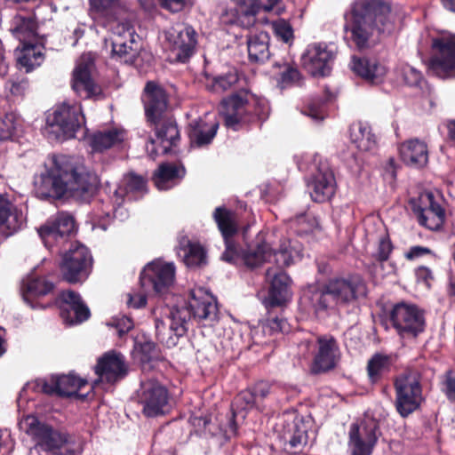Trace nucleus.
<instances>
[{"label":"nucleus","mask_w":455,"mask_h":455,"mask_svg":"<svg viewBox=\"0 0 455 455\" xmlns=\"http://www.w3.org/2000/svg\"><path fill=\"white\" fill-rule=\"evenodd\" d=\"M217 120L199 118L189 123L188 135L190 144L196 148H203L210 145L217 134L219 129Z\"/></svg>","instance_id":"obj_31"},{"label":"nucleus","mask_w":455,"mask_h":455,"mask_svg":"<svg viewBox=\"0 0 455 455\" xmlns=\"http://www.w3.org/2000/svg\"><path fill=\"white\" fill-rule=\"evenodd\" d=\"M76 233L75 219L67 212H60L49 219L38 229V234L45 247L50 250L60 249Z\"/></svg>","instance_id":"obj_13"},{"label":"nucleus","mask_w":455,"mask_h":455,"mask_svg":"<svg viewBox=\"0 0 455 455\" xmlns=\"http://www.w3.org/2000/svg\"><path fill=\"white\" fill-rule=\"evenodd\" d=\"M259 407V403L250 387L237 394L231 404V408L242 413L243 418H245L248 411Z\"/></svg>","instance_id":"obj_50"},{"label":"nucleus","mask_w":455,"mask_h":455,"mask_svg":"<svg viewBox=\"0 0 455 455\" xmlns=\"http://www.w3.org/2000/svg\"><path fill=\"white\" fill-rule=\"evenodd\" d=\"M55 289L54 283L49 281L45 276L28 275L22 282V297L32 308H45L37 299L52 293Z\"/></svg>","instance_id":"obj_29"},{"label":"nucleus","mask_w":455,"mask_h":455,"mask_svg":"<svg viewBox=\"0 0 455 455\" xmlns=\"http://www.w3.org/2000/svg\"><path fill=\"white\" fill-rule=\"evenodd\" d=\"M164 49L175 61L185 63L196 45V33L190 26L178 24L164 32Z\"/></svg>","instance_id":"obj_14"},{"label":"nucleus","mask_w":455,"mask_h":455,"mask_svg":"<svg viewBox=\"0 0 455 455\" xmlns=\"http://www.w3.org/2000/svg\"><path fill=\"white\" fill-rule=\"evenodd\" d=\"M331 96V92L326 88L323 95L308 98L301 108V113L316 121L323 120L326 117L327 104Z\"/></svg>","instance_id":"obj_42"},{"label":"nucleus","mask_w":455,"mask_h":455,"mask_svg":"<svg viewBox=\"0 0 455 455\" xmlns=\"http://www.w3.org/2000/svg\"><path fill=\"white\" fill-rule=\"evenodd\" d=\"M441 391L447 400L455 403V371L448 369L441 377Z\"/></svg>","instance_id":"obj_54"},{"label":"nucleus","mask_w":455,"mask_h":455,"mask_svg":"<svg viewBox=\"0 0 455 455\" xmlns=\"http://www.w3.org/2000/svg\"><path fill=\"white\" fill-rule=\"evenodd\" d=\"M4 88L14 98H23L29 88V81L24 76H16L8 79Z\"/></svg>","instance_id":"obj_53"},{"label":"nucleus","mask_w":455,"mask_h":455,"mask_svg":"<svg viewBox=\"0 0 455 455\" xmlns=\"http://www.w3.org/2000/svg\"><path fill=\"white\" fill-rule=\"evenodd\" d=\"M34 193L42 200H61L67 196L82 202L96 193L98 177L78 159L66 155H52L44 170L34 177Z\"/></svg>","instance_id":"obj_1"},{"label":"nucleus","mask_w":455,"mask_h":455,"mask_svg":"<svg viewBox=\"0 0 455 455\" xmlns=\"http://www.w3.org/2000/svg\"><path fill=\"white\" fill-rule=\"evenodd\" d=\"M155 326H156V335L157 339L160 342L165 343L167 347L176 345L177 341L172 337H170L167 340L164 339L165 323L163 320L156 319Z\"/></svg>","instance_id":"obj_64"},{"label":"nucleus","mask_w":455,"mask_h":455,"mask_svg":"<svg viewBox=\"0 0 455 455\" xmlns=\"http://www.w3.org/2000/svg\"><path fill=\"white\" fill-rule=\"evenodd\" d=\"M217 306L213 298L204 289L191 290L188 302L183 306H175L170 311L171 324L169 331L177 338L182 337L188 331V322L191 318L213 320L217 315Z\"/></svg>","instance_id":"obj_5"},{"label":"nucleus","mask_w":455,"mask_h":455,"mask_svg":"<svg viewBox=\"0 0 455 455\" xmlns=\"http://www.w3.org/2000/svg\"><path fill=\"white\" fill-rule=\"evenodd\" d=\"M221 116L225 125L233 131H239L251 124H259L268 117L267 102L248 90H240L221 100Z\"/></svg>","instance_id":"obj_4"},{"label":"nucleus","mask_w":455,"mask_h":455,"mask_svg":"<svg viewBox=\"0 0 455 455\" xmlns=\"http://www.w3.org/2000/svg\"><path fill=\"white\" fill-rule=\"evenodd\" d=\"M265 328L270 335L275 333H285L289 331V325L285 319L278 316L269 317L266 321Z\"/></svg>","instance_id":"obj_59"},{"label":"nucleus","mask_w":455,"mask_h":455,"mask_svg":"<svg viewBox=\"0 0 455 455\" xmlns=\"http://www.w3.org/2000/svg\"><path fill=\"white\" fill-rule=\"evenodd\" d=\"M350 138L356 148L361 151H370L376 147L375 135L371 128L362 123L355 124L350 128Z\"/></svg>","instance_id":"obj_45"},{"label":"nucleus","mask_w":455,"mask_h":455,"mask_svg":"<svg viewBox=\"0 0 455 455\" xmlns=\"http://www.w3.org/2000/svg\"><path fill=\"white\" fill-rule=\"evenodd\" d=\"M394 360L391 355L375 353L367 363L366 371L371 383L379 382L391 371Z\"/></svg>","instance_id":"obj_41"},{"label":"nucleus","mask_w":455,"mask_h":455,"mask_svg":"<svg viewBox=\"0 0 455 455\" xmlns=\"http://www.w3.org/2000/svg\"><path fill=\"white\" fill-rule=\"evenodd\" d=\"M419 224L429 230H440L445 221V210L438 204L435 196L422 193L409 202Z\"/></svg>","instance_id":"obj_17"},{"label":"nucleus","mask_w":455,"mask_h":455,"mask_svg":"<svg viewBox=\"0 0 455 455\" xmlns=\"http://www.w3.org/2000/svg\"><path fill=\"white\" fill-rule=\"evenodd\" d=\"M170 394L165 386L155 379H148L140 385L138 401L142 405V413L147 418L164 415L167 409Z\"/></svg>","instance_id":"obj_16"},{"label":"nucleus","mask_w":455,"mask_h":455,"mask_svg":"<svg viewBox=\"0 0 455 455\" xmlns=\"http://www.w3.org/2000/svg\"><path fill=\"white\" fill-rule=\"evenodd\" d=\"M159 3V5L172 12V13H177L183 10H185L188 7L192 6L193 2L192 0H157Z\"/></svg>","instance_id":"obj_60"},{"label":"nucleus","mask_w":455,"mask_h":455,"mask_svg":"<svg viewBox=\"0 0 455 455\" xmlns=\"http://www.w3.org/2000/svg\"><path fill=\"white\" fill-rule=\"evenodd\" d=\"M111 58L125 64H133L140 53V44L132 28L121 27V31L110 38Z\"/></svg>","instance_id":"obj_25"},{"label":"nucleus","mask_w":455,"mask_h":455,"mask_svg":"<svg viewBox=\"0 0 455 455\" xmlns=\"http://www.w3.org/2000/svg\"><path fill=\"white\" fill-rule=\"evenodd\" d=\"M302 64L313 76H327L330 75L333 60V53L324 44H315L307 47L301 58Z\"/></svg>","instance_id":"obj_27"},{"label":"nucleus","mask_w":455,"mask_h":455,"mask_svg":"<svg viewBox=\"0 0 455 455\" xmlns=\"http://www.w3.org/2000/svg\"><path fill=\"white\" fill-rule=\"evenodd\" d=\"M144 92V109L147 123L172 114L168 110L169 95L163 86L149 81L146 84Z\"/></svg>","instance_id":"obj_26"},{"label":"nucleus","mask_w":455,"mask_h":455,"mask_svg":"<svg viewBox=\"0 0 455 455\" xmlns=\"http://www.w3.org/2000/svg\"><path fill=\"white\" fill-rule=\"evenodd\" d=\"M402 161L409 166L420 168L428 162L427 146L418 139L410 140L400 147Z\"/></svg>","instance_id":"obj_35"},{"label":"nucleus","mask_w":455,"mask_h":455,"mask_svg":"<svg viewBox=\"0 0 455 455\" xmlns=\"http://www.w3.org/2000/svg\"><path fill=\"white\" fill-rule=\"evenodd\" d=\"M184 263L188 267H196L206 265V251L199 243H189L184 257Z\"/></svg>","instance_id":"obj_52"},{"label":"nucleus","mask_w":455,"mask_h":455,"mask_svg":"<svg viewBox=\"0 0 455 455\" xmlns=\"http://www.w3.org/2000/svg\"><path fill=\"white\" fill-rule=\"evenodd\" d=\"M265 236V234L259 232L245 250L240 248L234 238L224 240L225 251L220 256L221 260L235 266L243 264L250 269L260 267L270 255L269 244Z\"/></svg>","instance_id":"obj_7"},{"label":"nucleus","mask_w":455,"mask_h":455,"mask_svg":"<svg viewBox=\"0 0 455 455\" xmlns=\"http://www.w3.org/2000/svg\"><path fill=\"white\" fill-rule=\"evenodd\" d=\"M92 265L90 250L77 242L72 243L59 265L60 276L70 284L82 283L89 277Z\"/></svg>","instance_id":"obj_8"},{"label":"nucleus","mask_w":455,"mask_h":455,"mask_svg":"<svg viewBox=\"0 0 455 455\" xmlns=\"http://www.w3.org/2000/svg\"><path fill=\"white\" fill-rule=\"evenodd\" d=\"M277 69V84L283 90L293 86H301L304 77L293 61H277L273 65Z\"/></svg>","instance_id":"obj_38"},{"label":"nucleus","mask_w":455,"mask_h":455,"mask_svg":"<svg viewBox=\"0 0 455 455\" xmlns=\"http://www.w3.org/2000/svg\"><path fill=\"white\" fill-rule=\"evenodd\" d=\"M47 123L51 126H58L65 139L75 138L76 132L85 124L82 105L62 103L55 108L52 116L47 118Z\"/></svg>","instance_id":"obj_19"},{"label":"nucleus","mask_w":455,"mask_h":455,"mask_svg":"<svg viewBox=\"0 0 455 455\" xmlns=\"http://www.w3.org/2000/svg\"><path fill=\"white\" fill-rule=\"evenodd\" d=\"M94 371L98 379L93 382L90 392L100 382L113 385L124 379L128 374V366L124 356L112 350L98 358Z\"/></svg>","instance_id":"obj_20"},{"label":"nucleus","mask_w":455,"mask_h":455,"mask_svg":"<svg viewBox=\"0 0 455 455\" xmlns=\"http://www.w3.org/2000/svg\"><path fill=\"white\" fill-rule=\"evenodd\" d=\"M393 250L394 245L389 235L386 234L379 238L377 251L373 253L372 257L376 261L383 263L388 260Z\"/></svg>","instance_id":"obj_56"},{"label":"nucleus","mask_w":455,"mask_h":455,"mask_svg":"<svg viewBox=\"0 0 455 455\" xmlns=\"http://www.w3.org/2000/svg\"><path fill=\"white\" fill-rule=\"evenodd\" d=\"M27 432L33 435L37 444L51 455H76L74 449L66 445L71 443V435L67 432L53 429L51 426L41 423L36 417L28 416L26 419Z\"/></svg>","instance_id":"obj_10"},{"label":"nucleus","mask_w":455,"mask_h":455,"mask_svg":"<svg viewBox=\"0 0 455 455\" xmlns=\"http://www.w3.org/2000/svg\"><path fill=\"white\" fill-rule=\"evenodd\" d=\"M258 403L262 402L271 393L272 385L266 380H259L249 387Z\"/></svg>","instance_id":"obj_61"},{"label":"nucleus","mask_w":455,"mask_h":455,"mask_svg":"<svg viewBox=\"0 0 455 455\" xmlns=\"http://www.w3.org/2000/svg\"><path fill=\"white\" fill-rule=\"evenodd\" d=\"M22 214L6 196L0 195V234L9 237L22 225Z\"/></svg>","instance_id":"obj_32"},{"label":"nucleus","mask_w":455,"mask_h":455,"mask_svg":"<svg viewBox=\"0 0 455 455\" xmlns=\"http://www.w3.org/2000/svg\"><path fill=\"white\" fill-rule=\"evenodd\" d=\"M381 435L379 422L373 417L351 424L348 432L351 454L371 455Z\"/></svg>","instance_id":"obj_12"},{"label":"nucleus","mask_w":455,"mask_h":455,"mask_svg":"<svg viewBox=\"0 0 455 455\" xmlns=\"http://www.w3.org/2000/svg\"><path fill=\"white\" fill-rule=\"evenodd\" d=\"M274 30L277 37L283 43L289 44L293 40V29L291 24L284 20H280L274 24Z\"/></svg>","instance_id":"obj_58"},{"label":"nucleus","mask_w":455,"mask_h":455,"mask_svg":"<svg viewBox=\"0 0 455 455\" xmlns=\"http://www.w3.org/2000/svg\"><path fill=\"white\" fill-rule=\"evenodd\" d=\"M147 124L159 140L164 154H168L172 148L178 147L180 142V131L172 114L164 116Z\"/></svg>","instance_id":"obj_28"},{"label":"nucleus","mask_w":455,"mask_h":455,"mask_svg":"<svg viewBox=\"0 0 455 455\" xmlns=\"http://www.w3.org/2000/svg\"><path fill=\"white\" fill-rule=\"evenodd\" d=\"M317 350L314 355L311 371L315 374L333 370L339 362V347L332 335H321L316 339Z\"/></svg>","instance_id":"obj_24"},{"label":"nucleus","mask_w":455,"mask_h":455,"mask_svg":"<svg viewBox=\"0 0 455 455\" xmlns=\"http://www.w3.org/2000/svg\"><path fill=\"white\" fill-rule=\"evenodd\" d=\"M402 76L405 84L411 87H419L424 81L421 72L409 65L402 68Z\"/></svg>","instance_id":"obj_57"},{"label":"nucleus","mask_w":455,"mask_h":455,"mask_svg":"<svg viewBox=\"0 0 455 455\" xmlns=\"http://www.w3.org/2000/svg\"><path fill=\"white\" fill-rule=\"evenodd\" d=\"M269 35L265 31L250 32L247 36L248 56L251 62H264L269 58Z\"/></svg>","instance_id":"obj_37"},{"label":"nucleus","mask_w":455,"mask_h":455,"mask_svg":"<svg viewBox=\"0 0 455 455\" xmlns=\"http://www.w3.org/2000/svg\"><path fill=\"white\" fill-rule=\"evenodd\" d=\"M238 414L241 413L231 408V413L228 418V425L224 429L221 428V431L220 432V434H223L225 439L227 440H230L231 438L235 437L237 435L238 425L236 423L235 419Z\"/></svg>","instance_id":"obj_62"},{"label":"nucleus","mask_w":455,"mask_h":455,"mask_svg":"<svg viewBox=\"0 0 455 455\" xmlns=\"http://www.w3.org/2000/svg\"><path fill=\"white\" fill-rule=\"evenodd\" d=\"M266 278L269 283L267 296L264 299V305L270 313L275 307H282L286 305L291 296V279L284 270L268 267L266 271Z\"/></svg>","instance_id":"obj_21"},{"label":"nucleus","mask_w":455,"mask_h":455,"mask_svg":"<svg viewBox=\"0 0 455 455\" xmlns=\"http://www.w3.org/2000/svg\"><path fill=\"white\" fill-rule=\"evenodd\" d=\"M422 371L419 365L410 364L394 379L395 408L406 419L420 409L425 401L422 387Z\"/></svg>","instance_id":"obj_6"},{"label":"nucleus","mask_w":455,"mask_h":455,"mask_svg":"<svg viewBox=\"0 0 455 455\" xmlns=\"http://www.w3.org/2000/svg\"><path fill=\"white\" fill-rule=\"evenodd\" d=\"M269 251L270 255L265 262H271V258H273V261L276 265L275 269L283 270L284 267L293 264V251L290 245V242L283 243L277 251H273L269 246Z\"/></svg>","instance_id":"obj_49"},{"label":"nucleus","mask_w":455,"mask_h":455,"mask_svg":"<svg viewBox=\"0 0 455 455\" xmlns=\"http://www.w3.org/2000/svg\"><path fill=\"white\" fill-rule=\"evenodd\" d=\"M175 279L173 263L152 261L142 270L140 283L145 291L152 290L157 294L166 293L172 286Z\"/></svg>","instance_id":"obj_18"},{"label":"nucleus","mask_w":455,"mask_h":455,"mask_svg":"<svg viewBox=\"0 0 455 455\" xmlns=\"http://www.w3.org/2000/svg\"><path fill=\"white\" fill-rule=\"evenodd\" d=\"M428 70L442 79L455 78V35L445 34L431 41Z\"/></svg>","instance_id":"obj_11"},{"label":"nucleus","mask_w":455,"mask_h":455,"mask_svg":"<svg viewBox=\"0 0 455 455\" xmlns=\"http://www.w3.org/2000/svg\"><path fill=\"white\" fill-rule=\"evenodd\" d=\"M36 29L37 22L35 15L23 16L17 14L12 19L11 31L20 39L34 36Z\"/></svg>","instance_id":"obj_46"},{"label":"nucleus","mask_w":455,"mask_h":455,"mask_svg":"<svg viewBox=\"0 0 455 455\" xmlns=\"http://www.w3.org/2000/svg\"><path fill=\"white\" fill-rule=\"evenodd\" d=\"M41 52H36L35 48L28 49L24 55L20 58L21 65L28 68V70L32 69L35 66L39 65L38 59H42Z\"/></svg>","instance_id":"obj_63"},{"label":"nucleus","mask_w":455,"mask_h":455,"mask_svg":"<svg viewBox=\"0 0 455 455\" xmlns=\"http://www.w3.org/2000/svg\"><path fill=\"white\" fill-rule=\"evenodd\" d=\"M395 28L391 19V6L383 0H357L351 9V18L345 30L351 33V40L359 50L367 49L389 36Z\"/></svg>","instance_id":"obj_2"},{"label":"nucleus","mask_w":455,"mask_h":455,"mask_svg":"<svg viewBox=\"0 0 455 455\" xmlns=\"http://www.w3.org/2000/svg\"><path fill=\"white\" fill-rule=\"evenodd\" d=\"M119 0H89L90 12L97 18L108 20L115 16V7Z\"/></svg>","instance_id":"obj_51"},{"label":"nucleus","mask_w":455,"mask_h":455,"mask_svg":"<svg viewBox=\"0 0 455 455\" xmlns=\"http://www.w3.org/2000/svg\"><path fill=\"white\" fill-rule=\"evenodd\" d=\"M87 383L86 379L80 378L73 372L60 376L53 375L50 380L40 379L36 382V387L45 395L59 397H76L81 401L86 400L90 393H78Z\"/></svg>","instance_id":"obj_15"},{"label":"nucleus","mask_w":455,"mask_h":455,"mask_svg":"<svg viewBox=\"0 0 455 455\" xmlns=\"http://www.w3.org/2000/svg\"><path fill=\"white\" fill-rule=\"evenodd\" d=\"M147 192V179L131 172L124 176L122 184L116 189V194L121 196H127L130 199H137L138 197L143 196Z\"/></svg>","instance_id":"obj_40"},{"label":"nucleus","mask_w":455,"mask_h":455,"mask_svg":"<svg viewBox=\"0 0 455 455\" xmlns=\"http://www.w3.org/2000/svg\"><path fill=\"white\" fill-rule=\"evenodd\" d=\"M260 11L252 0H244L243 4L236 10L235 19L232 21L242 28H250L256 23V15Z\"/></svg>","instance_id":"obj_47"},{"label":"nucleus","mask_w":455,"mask_h":455,"mask_svg":"<svg viewBox=\"0 0 455 455\" xmlns=\"http://www.w3.org/2000/svg\"><path fill=\"white\" fill-rule=\"evenodd\" d=\"M92 62L78 63L72 72L71 88L82 100L105 99L102 87L92 76Z\"/></svg>","instance_id":"obj_23"},{"label":"nucleus","mask_w":455,"mask_h":455,"mask_svg":"<svg viewBox=\"0 0 455 455\" xmlns=\"http://www.w3.org/2000/svg\"><path fill=\"white\" fill-rule=\"evenodd\" d=\"M212 218L224 240L234 238L239 231L236 213L225 206L216 207Z\"/></svg>","instance_id":"obj_39"},{"label":"nucleus","mask_w":455,"mask_h":455,"mask_svg":"<svg viewBox=\"0 0 455 455\" xmlns=\"http://www.w3.org/2000/svg\"><path fill=\"white\" fill-rule=\"evenodd\" d=\"M367 295V285L359 275L333 277L308 289V299L316 313L347 306Z\"/></svg>","instance_id":"obj_3"},{"label":"nucleus","mask_w":455,"mask_h":455,"mask_svg":"<svg viewBox=\"0 0 455 455\" xmlns=\"http://www.w3.org/2000/svg\"><path fill=\"white\" fill-rule=\"evenodd\" d=\"M140 361L148 363L161 360V351L156 344L151 340H146L140 344Z\"/></svg>","instance_id":"obj_55"},{"label":"nucleus","mask_w":455,"mask_h":455,"mask_svg":"<svg viewBox=\"0 0 455 455\" xmlns=\"http://www.w3.org/2000/svg\"><path fill=\"white\" fill-rule=\"evenodd\" d=\"M186 173L183 166L164 163L159 165L153 175V182L159 190H168L173 188L177 181L181 180Z\"/></svg>","instance_id":"obj_36"},{"label":"nucleus","mask_w":455,"mask_h":455,"mask_svg":"<svg viewBox=\"0 0 455 455\" xmlns=\"http://www.w3.org/2000/svg\"><path fill=\"white\" fill-rule=\"evenodd\" d=\"M237 69L231 68L228 72L216 76L212 78L211 89L215 92H224L232 90L239 82Z\"/></svg>","instance_id":"obj_48"},{"label":"nucleus","mask_w":455,"mask_h":455,"mask_svg":"<svg viewBox=\"0 0 455 455\" xmlns=\"http://www.w3.org/2000/svg\"><path fill=\"white\" fill-rule=\"evenodd\" d=\"M124 132L117 129H110L105 132H97L91 138V147L95 152H103L123 143Z\"/></svg>","instance_id":"obj_43"},{"label":"nucleus","mask_w":455,"mask_h":455,"mask_svg":"<svg viewBox=\"0 0 455 455\" xmlns=\"http://www.w3.org/2000/svg\"><path fill=\"white\" fill-rule=\"evenodd\" d=\"M387 319L403 338H416L425 331V312L413 303L400 301L392 306Z\"/></svg>","instance_id":"obj_9"},{"label":"nucleus","mask_w":455,"mask_h":455,"mask_svg":"<svg viewBox=\"0 0 455 455\" xmlns=\"http://www.w3.org/2000/svg\"><path fill=\"white\" fill-rule=\"evenodd\" d=\"M352 70L355 75L371 84H379L387 73L386 68L376 59L368 57L352 58Z\"/></svg>","instance_id":"obj_33"},{"label":"nucleus","mask_w":455,"mask_h":455,"mask_svg":"<svg viewBox=\"0 0 455 455\" xmlns=\"http://www.w3.org/2000/svg\"><path fill=\"white\" fill-rule=\"evenodd\" d=\"M312 199L316 203L329 201L335 194L337 183L334 173L327 166L319 167L310 184Z\"/></svg>","instance_id":"obj_30"},{"label":"nucleus","mask_w":455,"mask_h":455,"mask_svg":"<svg viewBox=\"0 0 455 455\" xmlns=\"http://www.w3.org/2000/svg\"><path fill=\"white\" fill-rule=\"evenodd\" d=\"M189 423L193 428L191 434L194 433L199 437H213L221 431V427L212 419L211 414L201 416L192 415L189 418Z\"/></svg>","instance_id":"obj_44"},{"label":"nucleus","mask_w":455,"mask_h":455,"mask_svg":"<svg viewBox=\"0 0 455 455\" xmlns=\"http://www.w3.org/2000/svg\"><path fill=\"white\" fill-rule=\"evenodd\" d=\"M48 306H56L60 310V316L70 323H83L91 316L90 309L80 294L72 290L61 291Z\"/></svg>","instance_id":"obj_22"},{"label":"nucleus","mask_w":455,"mask_h":455,"mask_svg":"<svg viewBox=\"0 0 455 455\" xmlns=\"http://www.w3.org/2000/svg\"><path fill=\"white\" fill-rule=\"evenodd\" d=\"M308 422L303 416H296L283 434L285 446L292 453L301 451L308 441Z\"/></svg>","instance_id":"obj_34"}]
</instances>
